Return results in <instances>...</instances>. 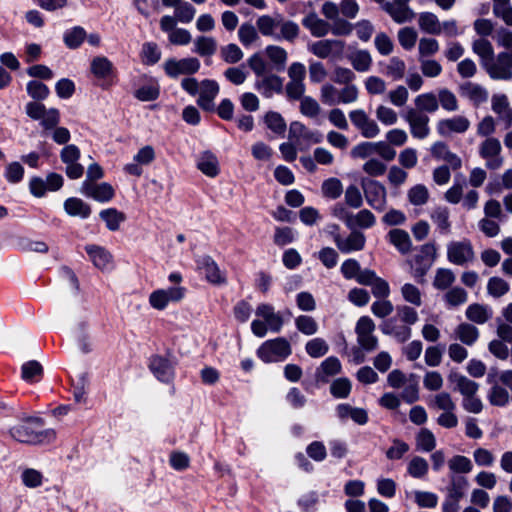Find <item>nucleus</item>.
<instances>
[{
  "instance_id": "nucleus-48",
  "label": "nucleus",
  "mask_w": 512,
  "mask_h": 512,
  "mask_svg": "<svg viewBox=\"0 0 512 512\" xmlns=\"http://www.w3.org/2000/svg\"><path fill=\"white\" fill-rule=\"evenodd\" d=\"M431 220L441 231V233L448 234L450 232L449 210L447 207H436L431 212Z\"/></svg>"
},
{
  "instance_id": "nucleus-26",
  "label": "nucleus",
  "mask_w": 512,
  "mask_h": 512,
  "mask_svg": "<svg viewBox=\"0 0 512 512\" xmlns=\"http://www.w3.org/2000/svg\"><path fill=\"white\" fill-rule=\"evenodd\" d=\"M302 25L317 38L326 36L330 31V24L318 17L315 12H310L302 19Z\"/></svg>"
},
{
  "instance_id": "nucleus-25",
  "label": "nucleus",
  "mask_w": 512,
  "mask_h": 512,
  "mask_svg": "<svg viewBox=\"0 0 512 512\" xmlns=\"http://www.w3.org/2000/svg\"><path fill=\"white\" fill-rule=\"evenodd\" d=\"M341 368V363L337 357H328L317 368L315 379L318 383H327L330 377L341 372Z\"/></svg>"
},
{
  "instance_id": "nucleus-58",
  "label": "nucleus",
  "mask_w": 512,
  "mask_h": 512,
  "mask_svg": "<svg viewBox=\"0 0 512 512\" xmlns=\"http://www.w3.org/2000/svg\"><path fill=\"white\" fill-rule=\"evenodd\" d=\"M85 37H86L85 30L80 26H76V27L65 32L64 42H65L66 46L69 47L70 49H76L82 44Z\"/></svg>"
},
{
  "instance_id": "nucleus-10",
  "label": "nucleus",
  "mask_w": 512,
  "mask_h": 512,
  "mask_svg": "<svg viewBox=\"0 0 512 512\" xmlns=\"http://www.w3.org/2000/svg\"><path fill=\"white\" fill-rule=\"evenodd\" d=\"M367 203L375 210H383L386 202V189L378 181L362 178L360 181Z\"/></svg>"
},
{
  "instance_id": "nucleus-39",
  "label": "nucleus",
  "mask_w": 512,
  "mask_h": 512,
  "mask_svg": "<svg viewBox=\"0 0 512 512\" xmlns=\"http://www.w3.org/2000/svg\"><path fill=\"white\" fill-rule=\"evenodd\" d=\"M280 34H276L275 39H284L289 42H294L298 37L300 28L297 23L291 20H284L283 17L279 16Z\"/></svg>"
},
{
  "instance_id": "nucleus-33",
  "label": "nucleus",
  "mask_w": 512,
  "mask_h": 512,
  "mask_svg": "<svg viewBox=\"0 0 512 512\" xmlns=\"http://www.w3.org/2000/svg\"><path fill=\"white\" fill-rule=\"evenodd\" d=\"M113 71V63L105 56L95 57L91 62V72L98 79H108Z\"/></svg>"
},
{
  "instance_id": "nucleus-1",
  "label": "nucleus",
  "mask_w": 512,
  "mask_h": 512,
  "mask_svg": "<svg viewBox=\"0 0 512 512\" xmlns=\"http://www.w3.org/2000/svg\"><path fill=\"white\" fill-rule=\"evenodd\" d=\"M437 257V247L434 243L422 245L410 262L412 276L418 283L425 282V276L433 266Z\"/></svg>"
},
{
  "instance_id": "nucleus-36",
  "label": "nucleus",
  "mask_w": 512,
  "mask_h": 512,
  "mask_svg": "<svg viewBox=\"0 0 512 512\" xmlns=\"http://www.w3.org/2000/svg\"><path fill=\"white\" fill-rule=\"evenodd\" d=\"M279 16L272 17L270 15H261L256 20L258 32L265 37L275 38V30L279 26Z\"/></svg>"
},
{
  "instance_id": "nucleus-53",
  "label": "nucleus",
  "mask_w": 512,
  "mask_h": 512,
  "mask_svg": "<svg viewBox=\"0 0 512 512\" xmlns=\"http://www.w3.org/2000/svg\"><path fill=\"white\" fill-rule=\"evenodd\" d=\"M509 289V283L500 277H491L487 282V292L494 298L502 297Z\"/></svg>"
},
{
  "instance_id": "nucleus-29",
  "label": "nucleus",
  "mask_w": 512,
  "mask_h": 512,
  "mask_svg": "<svg viewBox=\"0 0 512 512\" xmlns=\"http://www.w3.org/2000/svg\"><path fill=\"white\" fill-rule=\"evenodd\" d=\"M389 242L401 253L407 254L412 247V242L408 232L402 229H392L388 232Z\"/></svg>"
},
{
  "instance_id": "nucleus-57",
  "label": "nucleus",
  "mask_w": 512,
  "mask_h": 512,
  "mask_svg": "<svg viewBox=\"0 0 512 512\" xmlns=\"http://www.w3.org/2000/svg\"><path fill=\"white\" fill-rule=\"evenodd\" d=\"M141 57L144 64L154 65L160 60L161 51L156 43L146 42L142 46Z\"/></svg>"
},
{
  "instance_id": "nucleus-60",
  "label": "nucleus",
  "mask_w": 512,
  "mask_h": 512,
  "mask_svg": "<svg viewBox=\"0 0 512 512\" xmlns=\"http://www.w3.org/2000/svg\"><path fill=\"white\" fill-rule=\"evenodd\" d=\"M401 295L406 302L414 306L419 307L422 305L421 291L418 287L411 283H405L401 287Z\"/></svg>"
},
{
  "instance_id": "nucleus-14",
  "label": "nucleus",
  "mask_w": 512,
  "mask_h": 512,
  "mask_svg": "<svg viewBox=\"0 0 512 512\" xmlns=\"http://www.w3.org/2000/svg\"><path fill=\"white\" fill-rule=\"evenodd\" d=\"M80 192L84 196L102 203L110 201L115 195L113 187L107 182L98 184L92 181H83Z\"/></svg>"
},
{
  "instance_id": "nucleus-7",
  "label": "nucleus",
  "mask_w": 512,
  "mask_h": 512,
  "mask_svg": "<svg viewBox=\"0 0 512 512\" xmlns=\"http://www.w3.org/2000/svg\"><path fill=\"white\" fill-rule=\"evenodd\" d=\"M374 330L375 323L370 317L362 316L358 319L355 327L357 342L367 352L374 351L378 347V339L373 334Z\"/></svg>"
},
{
  "instance_id": "nucleus-37",
  "label": "nucleus",
  "mask_w": 512,
  "mask_h": 512,
  "mask_svg": "<svg viewBox=\"0 0 512 512\" xmlns=\"http://www.w3.org/2000/svg\"><path fill=\"white\" fill-rule=\"evenodd\" d=\"M217 50V42L213 37L198 36L194 40L193 52L201 57H209L215 54Z\"/></svg>"
},
{
  "instance_id": "nucleus-28",
  "label": "nucleus",
  "mask_w": 512,
  "mask_h": 512,
  "mask_svg": "<svg viewBox=\"0 0 512 512\" xmlns=\"http://www.w3.org/2000/svg\"><path fill=\"white\" fill-rule=\"evenodd\" d=\"M65 212L72 217H80L86 219L91 214V207L85 203L82 199L76 197H70L64 202Z\"/></svg>"
},
{
  "instance_id": "nucleus-9",
  "label": "nucleus",
  "mask_w": 512,
  "mask_h": 512,
  "mask_svg": "<svg viewBox=\"0 0 512 512\" xmlns=\"http://www.w3.org/2000/svg\"><path fill=\"white\" fill-rule=\"evenodd\" d=\"M474 258L475 252L471 241L468 239L452 241L447 245V259L452 264L464 266L472 262Z\"/></svg>"
},
{
  "instance_id": "nucleus-4",
  "label": "nucleus",
  "mask_w": 512,
  "mask_h": 512,
  "mask_svg": "<svg viewBox=\"0 0 512 512\" xmlns=\"http://www.w3.org/2000/svg\"><path fill=\"white\" fill-rule=\"evenodd\" d=\"M401 116L407 122L413 138L422 140L429 136L430 118L427 114L413 107H408Z\"/></svg>"
},
{
  "instance_id": "nucleus-12",
  "label": "nucleus",
  "mask_w": 512,
  "mask_h": 512,
  "mask_svg": "<svg viewBox=\"0 0 512 512\" xmlns=\"http://www.w3.org/2000/svg\"><path fill=\"white\" fill-rule=\"evenodd\" d=\"M352 124L360 131L365 138H374L380 133L378 124L363 109H356L349 112Z\"/></svg>"
},
{
  "instance_id": "nucleus-50",
  "label": "nucleus",
  "mask_w": 512,
  "mask_h": 512,
  "mask_svg": "<svg viewBox=\"0 0 512 512\" xmlns=\"http://www.w3.org/2000/svg\"><path fill=\"white\" fill-rule=\"evenodd\" d=\"M407 197L412 205L422 206L428 202L429 191L425 185L417 184L408 190Z\"/></svg>"
},
{
  "instance_id": "nucleus-63",
  "label": "nucleus",
  "mask_w": 512,
  "mask_h": 512,
  "mask_svg": "<svg viewBox=\"0 0 512 512\" xmlns=\"http://www.w3.org/2000/svg\"><path fill=\"white\" fill-rule=\"evenodd\" d=\"M305 350L309 356L319 358L328 352L329 346L324 339L314 338L306 343Z\"/></svg>"
},
{
  "instance_id": "nucleus-6",
  "label": "nucleus",
  "mask_w": 512,
  "mask_h": 512,
  "mask_svg": "<svg viewBox=\"0 0 512 512\" xmlns=\"http://www.w3.org/2000/svg\"><path fill=\"white\" fill-rule=\"evenodd\" d=\"M200 67V61L195 57L182 59L169 58L163 64L165 73L173 79L178 78L180 75L195 74L199 71Z\"/></svg>"
},
{
  "instance_id": "nucleus-2",
  "label": "nucleus",
  "mask_w": 512,
  "mask_h": 512,
  "mask_svg": "<svg viewBox=\"0 0 512 512\" xmlns=\"http://www.w3.org/2000/svg\"><path fill=\"white\" fill-rule=\"evenodd\" d=\"M292 353V348L286 338L278 337L263 342L257 349V356L264 363H275L286 360Z\"/></svg>"
},
{
  "instance_id": "nucleus-44",
  "label": "nucleus",
  "mask_w": 512,
  "mask_h": 512,
  "mask_svg": "<svg viewBox=\"0 0 512 512\" xmlns=\"http://www.w3.org/2000/svg\"><path fill=\"white\" fill-rule=\"evenodd\" d=\"M197 167L209 177H215L219 173L218 160L210 152H205L199 157Z\"/></svg>"
},
{
  "instance_id": "nucleus-3",
  "label": "nucleus",
  "mask_w": 512,
  "mask_h": 512,
  "mask_svg": "<svg viewBox=\"0 0 512 512\" xmlns=\"http://www.w3.org/2000/svg\"><path fill=\"white\" fill-rule=\"evenodd\" d=\"M9 432L13 439L27 444H40L55 439V432L52 429L36 431L27 424L13 426Z\"/></svg>"
},
{
  "instance_id": "nucleus-55",
  "label": "nucleus",
  "mask_w": 512,
  "mask_h": 512,
  "mask_svg": "<svg viewBox=\"0 0 512 512\" xmlns=\"http://www.w3.org/2000/svg\"><path fill=\"white\" fill-rule=\"evenodd\" d=\"M376 218L374 214L368 209H362L357 214H352V229L356 226L368 229L374 226Z\"/></svg>"
},
{
  "instance_id": "nucleus-43",
  "label": "nucleus",
  "mask_w": 512,
  "mask_h": 512,
  "mask_svg": "<svg viewBox=\"0 0 512 512\" xmlns=\"http://www.w3.org/2000/svg\"><path fill=\"white\" fill-rule=\"evenodd\" d=\"M405 71V62L397 56L390 58L382 70L387 77H390L394 81L402 79L405 75Z\"/></svg>"
},
{
  "instance_id": "nucleus-5",
  "label": "nucleus",
  "mask_w": 512,
  "mask_h": 512,
  "mask_svg": "<svg viewBox=\"0 0 512 512\" xmlns=\"http://www.w3.org/2000/svg\"><path fill=\"white\" fill-rule=\"evenodd\" d=\"M483 68L490 78L494 80L512 79V53L500 52L496 57L493 56Z\"/></svg>"
},
{
  "instance_id": "nucleus-17",
  "label": "nucleus",
  "mask_w": 512,
  "mask_h": 512,
  "mask_svg": "<svg viewBox=\"0 0 512 512\" xmlns=\"http://www.w3.org/2000/svg\"><path fill=\"white\" fill-rule=\"evenodd\" d=\"M197 104L205 111H214V99L219 93V85L214 80L205 79L200 83Z\"/></svg>"
},
{
  "instance_id": "nucleus-22",
  "label": "nucleus",
  "mask_w": 512,
  "mask_h": 512,
  "mask_svg": "<svg viewBox=\"0 0 512 512\" xmlns=\"http://www.w3.org/2000/svg\"><path fill=\"white\" fill-rule=\"evenodd\" d=\"M397 322V318H389L380 325V330L383 334L392 336L398 342L404 343L411 337L412 330L408 325H400Z\"/></svg>"
},
{
  "instance_id": "nucleus-64",
  "label": "nucleus",
  "mask_w": 512,
  "mask_h": 512,
  "mask_svg": "<svg viewBox=\"0 0 512 512\" xmlns=\"http://www.w3.org/2000/svg\"><path fill=\"white\" fill-rule=\"evenodd\" d=\"M26 90L31 98L38 101L45 100L50 94L48 86L37 80L29 81Z\"/></svg>"
},
{
  "instance_id": "nucleus-34",
  "label": "nucleus",
  "mask_w": 512,
  "mask_h": 512,
  "mask_svg": "<svg viewBox=\"0 0 512 512\" xmlns=\"http://www.w3.org/2000/svg\"><path fill=\"white\" fill-rule=\"evenodd\" d=\"M415 109L422 111V113H434L439 109V102L437 95L433 92L422 93L418 95L415 100Z\"/></svg>"
},
{
  "instance_id": "nucleus-41",
  "label": "nucleus",
  "mask_w": 512,
  "mask_h": 512,
  "mask_svg": "<svg viewBox=\"0 0 512 512\" xmlns=\"http://www.w3.org/2000/svg\"><path fill=\"white\" fill-rule=\"evenodd\" d=\"M237 35L244 47H249L260 39L257 27L250 22H243L238 29Z\"/></svg>"
},
{
  "instance_id": "nucleus-51",
  "label": "nucleus",
  "mask_w": 512,
  "mask_h": 512,
  "mask_svg": "<svg viewBox=\"0 0 512 512\" xmlns=\"http://www.w3.org/2000/svg\"><path fill=\"white\" fill-rule=\"evenodd\" d=\"M455 281V275L451 269L438 268L435 273L433 286L438 290L449 288Z\"/></svg>"
},
{
  "instance_id": "nucleus-16",
  "label": "nucleus",
  "mask_w": 512,
  "mask_h": 512,
  "mask_svg": "<svg viewBox=\"0 0 512 512\" xmlns=\"http://www.w3.org/2000/svg\"><path fill=\"white\" fill-rule=\"evenodd\" d=\"M149 369L159 381L164 383H169L174 377V368L170 360L161 355L150 357Z\"/></svg>"
},
{
  "instance_id": "nucleus-20",
  "label": "nucleus",
  "mask_w": 512,
  "mask_h": 512,
  "mask_svg": "<svg viewBox=\"0 0 512 512\" xmlns=\"http://www.w3.org/2000/svg\"><path fill=\"white\" fill-rule=\"evenodd\" d=\"M491 108L505 124L506 129L512 126V108L505 94H494L491 98Z\"/></svg>"
},
{
  "instance_id": "nucleus-31",
  "label": "nucleus",
  "mask_w": 512,
  "mask_h": 512,
  "mask_svg": "<svg viewBox=\"0 0 512 512\" xmlns=\"http://www.w3.org/2000/svg\"><path fill=\"white\" fill-rule=\"evenodd\" d=\"M456 339L467 346H472L479 338V330L470 323H461L454 330Z\"/></svg>"
},
{
  "instance_id": "nucleus-18",
  "label": "nucleus",
  "mask_w": 512,
  "mask_h": 512,
  "mask_svg": "<svg viewBox=\"0 0 512 512\" xmlns=\"http://www.w3.org/2000/svg\"><path fill=\"white\" fill-rule=\"evenodd\" d=\"M255 314L262 318L271 332L279 333L282 330L284 324L283 317L279 312H275L272 305L266 303L258 305Z\"/></svg>"
},
{
  "instance_id": "nucleus-13",
  "label": "nucleus",
  "mask_w": 512,
  "mask_h": 512,
  "mask_svg": "<svg viewBox=\"0 0 512 512\" xmlns=\"http://www.w3.org/2000/svg\"><path fill=\"white\" fill-rule=\"evenodd\" d=\"M410 0L384 1L383 10L398 24L410 22L414 19L415 13L409 7Z\"/></svg>"
},
{
  "instance_id": "nucleus-19",
  "label": "nucleus",
  "mask_w": 512,
  "mask_h": 512,
  "mask_svg": "<svg viewBox=\"0 0 512 512\" xmlns=\"http://www.w3.org/2000/svg\"><path fill=\"white\" fill-rule=\"evenodd\" d=\"M448 381L453 391L459 392L463 397L473 396L479 389L478 383L455 371L449 373Z\"/></svg>"
},
{
  "instance_id": "nucleus-42",
  "label": "nucleus",
  "mask_w": 512,
  "mask_h": 512,
  "mask_svg": "<svg viewBox=\"0 0 512 512\" xmlns=\"http://www.w3.org/2000/svg\"><path fill=\"white\" fill-rule=\"evenodd\" d=\"M352 67L358 72H367L372 65V57L367 50H357L349 55Z\"/></svg>"
},
{
  "instance_id": "nucleus-61",
  "label": "nucleus",
  "mask_w": 512,
  "mask_h": 512,
  "mask_svg": "<svg viewBox=\"0 0 512 512\" xmlns=\"http://www.w3.org/2000/svg\"><path fill=\"white\" fill-rule=\"evenodd\" d=\"M428 469V462L420 456L413 457L407 467L408 473L413 478H423L427 474Z\"/></svg>"
},
{
  "instance_id": "nucleus-49",
  "label": "nucleus",
  "mask_w": 512,
  "mask_h": 512,
  "mask_svg": "<svg viewBox=\"0 0 512 512\" xmlns=\"http://www.w3.org/2000/svg\"><path fill=\"white\" fill-rule=\"evenodd\" d=\"M448 467L451 471V474L458 475L471 472L473 465L468 457L463 455H456L449 459Z\"/></svg>"
},
{
  "instance_id": "nucleus-54",
  "label": "nucleus",
  "mask_w": 512,
  "mask_h": 512,
  "mask_svg": "<svg viewBox=\"0 0 512 512\" xmlns=\"http://www.w3.org/2000/svg\"><path fill=\"white\" fill-rule=\"evenodd\" d=\"M416 446L418 450L431 452L436 446L434 434L427 428L421 429L416 437Z\"/></svg>"
},
{
  "instance_id": "nucleus-38",
  "label": "nucleus",
  "mask_w": 512,
  "mask_h": 512,
  "mask_svg": "<svg viewBox=\"0 0 512 512\" xmlns=\"http://www.w3.org/2000/svg\"><path fill=\"white\" fill-rule=\"evenodd\" d=\"M450 483L447 487V496L453 499L461 500L468 486V480L461 475L451 474L449 476Z\"/></svg>"
},
{
  "instance_id": "nucleus-56",
  "label": "nucleus",
  "mask_w": 512,
  "mask_h": 512,
  "mask_svg": "<svg viewBox=\"0 0 512 512\" xmlns=\"http://www.w3.org/2000/svg\"><path fill=\"white\" fill-rule=\"evenodd\" d=\"M295 326L302 334L311 336L318 331L316 320L309 315H300L295 319Z\"/></svg>"
},
{
  "instance_id": "nucleus-45",
  "label": "nucleus",
  "mask_w": 512,
  "mask_h": 512,
  "mask_svg": "<svg viewBox=\"0 0 512 512\" xmlns=\"http://www.w3.org/2000/svg\"><path fill=\"white\" fill-rule=\"evenodd\" d=\"M472 50L481 60L482 67L494 56V49L490 41L479 38L473 41Z\"/></svg>"
},
{
  "instance_id": "nucleus-46",
  "label": "nucleus",
  "mask_w": 512,
  "mask_h": 512,
  "mask_svg": "<svg viewBox=\"0 0 512 512\" xmlns=\"http://www.w3.org/2000/svg\"><path fill=\"white\" fill-rule=\"evenodd\" d=\"M419 26L426 33L439 35L441 34V23L438 17L431 12H423L419 16Z\"/></svg>"
},
{
  "instance_id": "nucleus-59",
  "label": "nucleus",
  "mask_w": 512,
  "mask_h": 512,
  "mask_svg": "<svg viewBox=\"0 0 512 512\" xmlns=\"http://www.w3.org/2000/svg\"><path fill=\"white\" fill-rule=\"evenodd\" d=\"M220 55L226 63L235 64L242 60L244 53L238 45L230 43L221 47Z\"/></svg>"
},
{
  "instance_id": "nucleus-24",
  "label": "nucleus",
  "mask_w": 512,
  "mask_h": 512,
  "mask_svg": "<svg viewBox=\"0 0 512 512\" xmlns=\"http://www.w3.org/2000/svg\"><path fill=\"white\" fill-rule=\"evenodd\" d=\"M459 94L469 99L475 106H479L488 99V91L483 86L469 81L459 85Z\"/></svg>"
},
{
  "instance_id": "nucleus-8",
  "label": "nucleus",
  "mask_w": 512,
  "mask_h": 512,
  "mask_svg": "<svg viewBox=\"0 0 512 512\" xmlns=\"http://www.w3.org/2000/svg\"><path fill=\"white\" fill-rule=\"evenodd\" d=\"M501 151V143L494 137H488L479 147V155L485 160V166L490 170H498L502 167L504 159Z\"/></svg>"
},
{
  "instance_id": "nucleus-35",
  "label": "nucleus",
  "mask_w": 512,
  "mask_h": 512,
  "mask_svg": "<svg viewBox=\"0 0 512 512\" xmlns=\"http://www.w3.org/2000/svg\"><path fill=\"white\" fill-rule=\"evenodd\" d=\"M99 216L110 231L119 230L120 225L126 221V215L115 208L104 209L100 211Z\"/></svg>"
},
{
  "instance_id": "nucleus-40",
  "label": "nucleus",
  "mask_w": 512,
  "mask_h": 512,
  "mask_svg": "<svg viewBox=\"0 0 512 512\" xmlns=\"http://www.w3.org/2000/svg\"><path fill=\"white\" fill-rule=\"evenodd\" d=\"M263 121L266 127L275 135L281 136L287 129L286 121L282 115L275 111H269L264 115Z\"/></svg>"
},
{
  "instance_id": "nucleus-52",
  "label": "nucleus",
  "mask_w": 512,
  "mask_h": 512,
  "mask_svg": "<svg viewBox=\"0 0 512 512\" xmlns=\"http://www.w3.org/2000/svg\"><path fill=\"white\" fill-rule=\"evenodd\" d=\"M437 99L439 105L448 112H454L459 109L456 95L447 88L438 91Z\"/></svg>"
},
{
  "instance_id": "nucleus-11",
  "label": "nucleus",
  "mask_w": 512,
  "mask_h": 512,
  "mask_svg": "<svg viewBox=\"0 0 512 512\" xmlns=\"http://www.w3.org/2000/svg\"><path fill=\"white\" fill-rule=\"evenodd\" d=\"M347 237L341 236L339 233L332 232L333 240L336 247L340 252L349 254L356 251H361L365 247L366 237L365 235L355 229Z\"/></svg>"
},
{
  "instance_id": "nucleus-21",
  "label": "nucleus",
  "mask_w": 512,
  "mask_h": 512,
  "mask_svg": "<svg viewBox=\"0 0 512 512\" xmlns=\"http://www.w3.org/2000/svg\"><path fill=\"white\" fill-rule=\"evenodd\" d=\"M470 127V121L464 116L442 119L438 121L436 129L439 135L448 136L451 132L464 133Z\"/></svg>"
},
{
  "instance_id": "nucleus-23",
  "label": "nucleus",
  "mask_w": 512,
  "mask_h": 512,
  "mask_svg": "<svg viewBox=\"0 0 512 512\" xmlns=\"http://www.w3.org/2000/svg\"><path fill=\"white\" fill-rule=\"evenodd\" d=\"M430 151L435 159L446 162L454 170H457L462 166L461 158L450 151L448 145L444 142H435L431 146Z\"/></svg>"
},
{
  "instance_id": "nucleus-27",
  "label": "nucleus",
  "mask_w": 512,
  "mask_h": 512,
  "mask_svg": "<svg viewBox=\"0 0 512 512\" xmlns=\"http://www.w3.org/2000/svg\"><path fill=\"white\" fill-rule=\"evenodd\" d=\"M465 315L469 321L482 325L492 318L493 310L488 305L473 303L467 307Z\"/></svg>"
},
{
  "instance_id": "nucleus-32",
  "label": "nucleus",
  "mask_w": 512,
  "mask_h": 512,
  "mask_svg": "<svg viewBox=\"0 0 512 512\" xmlns=\"http://www.w3.org/2000/svg\"><path fill=\"white\" fill-rule=\"evenodd\" d=\"M85 251L97 268L104 270L109 267L111 255L104 248L96 245H87Z\"/></svg>"
},
{
  "instance_id": "nucleus-47",
  "label": "nucleus",
  "mask_w": 512,
  "mask_h": 512,
  "mask_svg": "<svg viewBox=\"0 0 512 512\" xmlns=\"http://www.w3.org/2000/svg\"><path fill=\"white\" fill-rule=\"evenodd\" d=\"M265 52L277 71L284 70L288 58L287 52L284 48L276 45H269L266 47Z\"/></svg>"
},
{
  "instance_id": "nucleus-62",
  "label": "nucleus",
  "mask_w": 512,
  "mask_h": 512,
  "mask_svg": "<svg viewBox=\"0 0 512 512\" xmlns=\"http://www.w3.org/2000/svg\"><path fill=\"white\" fill-rule=\"evenodd\" d=\"M397 37L402 48L409 51L415 46L418 34L414 28L404 27L398 31Z\"/></svg>"
},
{
  "instance_id": "nucleus-30",
  "label": "nucleus",
  "mask_w": 512,
  "mask_h": 512,
  "mask_svg": "<svg viewBox=\"0 0 512 512\" xmlns=\"http://www.w3.org/2000/svg\"><path fill=\"white\" fill-rule=\"evenodd\" d=\"M199 266L204 271L206 279L213 284L225 281L216 262L210 256H203L199 260Z\"/></svg>"
},
{
  "instance_id": "nucleus-15",
  "label": "nucleus",
  "mask_w": 512,
  "mask_h": 512,
  "mask_svg": "<svg viewBox=\"0 0 512 512\" xmlns=\"http://www.w3.org/2000/svg\"><path fill=\"white\" fill-rule=\"evenodd\" d=\"M254 88L263 97L272 98L274 94L282 93L283 79L275 74H266L255 81Z\"/></svg>"
}]
</instances>
